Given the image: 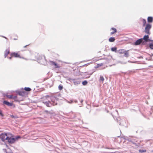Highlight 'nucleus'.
<instances>
[{"instance_id": "nucleus-1", "label": "nucleus", "mask_w": 153, "mask_h": 153, "mask_svg": "<svg viewBox=\"0 0 153 153\" xmlns=\"http://www.w3.org/2000/svg\"><path fill=\"white\" fill-rule=\"evenodd\" d=\"M10 133H9L5 132L0 133V139L2 141L4 142L8 138V136Z\"/></svg>"}, {"instance_id": "nucleus-2", "label": "nucleus", "mask_w": 153, "mask_h": 153, "mask_svg": "<svg viewBox=\"0 0 153 153\" xmlns=\"http://www.w3.org/2000/svg\"><path fill=\"white\" fill-rule=\"evenodd\" d=\"M8 137L7 140L8 143L11 144L14 143L16 141L14 137H13L12 134L10 133Z\"/></svg>"}, {"instance_id": "nucleus-3", "label": "nucleus", "mask_w": 153, "mask_h": 153, "mask_svg": "<svg viewBox=\"0 0 153 153\" xmlns=\"http://www.w3.org/2000/svg\"><path fill=\"white\" fill-rule=\"evenodd\" d=\"M151 27V25L149 24H147L146 25V26L145 28V32L146 34H150L149 30Z\"/></svg>"}, {"instance_id": "nucleus-4", "label": "nucleus", "mask_w": 153, "mask_h": 153, "mask_svg": "<svg viewBox=\"0 0 153 153\" xmlns=\"http://www.w3.org/2000/svg\"><path fill=\"white\" fill-rule=\"evenodd\" d=\"M71 80L73 81L74 85H76L79 84L81 82L80 80L79 79H72Z\"/></svg>"}, {"instance_id": "nucleus-5", "label": "nucleus", "mask_w": 153, "mask_h": 153, "mask_svg": "<svg viewBox=\"0 0 153 153\" xmlns=\"http://www.w3.org/2000/svg\"><path fill=\"white\" fill-rule=\"evenodd\" d=\"M143 41V38L137 40L134 43L135 45H139Z\"/></svg>"}, {"instance_id": "nucleus-6", "label": "nucleus", "mask_w": 153, "mask_h": 153, "mask_svg": "<svg viewBox=\"0 0 153 153\" xmlns=\"http://www.w3.org/2000/svg\"><path fill=\"white\" fill-rule=\"evenodd\" d=\"M10 53V49L9 48L6 49L5 51L4 52V57L6 58L8 55Z\"/></svg>"}, {"instance_id": "nucleus-7", "label": "nucleus", "mask_w": 153, "mask_h": 153, "mask_svg": "<svg viewBox=\"0 0 153 153\" xmlns=\"http://www.w3.org/2000/svg\"><path fill=\"white\" fill-rule=\"evenodd\" d=\"M43 103L48 107H50L52 105L51 102L49 101H48L45 102L43 101Z\"/></svg>"}, {"instance_id": "nucleus-8", "label": "nucleus", "mask_w": 153, "mask_h": 153, "mask_svg": "<svg viewBox=\"0 0 153 153\" xmlns=\"http://www.w3.org/2000/svg\"><path fill=\"white\" fill-rule=\"evenodd\" d=\"M3 103L4 104L6 105L9 106H12L13 105L12 103H10L6 101H4Z\"/></svg>"}, {"instance_id": "nucleus-9", "label": "nucleus", "mask_w": 153, "mask_h": 153, "mask_svg": "<svg viewBox=\"0 0 153 153\" xmlns=\"http://www.w3.org/2000/svg\"><path fill=\"white\" fill-rule=\"evenodd\" d=\"M11 55L12 56H14L16 57H19L20 58H21L19 55L17 53H16L15 52L12 53H11Z\"/></svg>"}, {"instance_id": "nucleus-10", "label": "nucleus", "mask_w": 153, "mask_h": 153, "mask_svg": "<svg viewBox=\"0 0 153 153\" xmlns=\"http://www.w3.org/2000/svg\"><path fill=\"white\" fill-rule=\"evenodd\" d=\"M149 36L148 35H145L144 36L143 38V40H144L145 42H148L150 40L149 39Z\"/></svg>"}, {"instance_id": "nucleus-11", "label": "nucleus", "mask_w": 153, "mask_h": 153, "mask_svg": "<svg viewBox=\"0 0 153 153\" xmlns=\"http://www.w3.org/2000/svg\"><path fill=\"white\" fill-rule=\"evenodd\" d=\"M147 21L149 22L152 23L153 22V18L152 17H149L147 19Z\"/></svg>"}, {"instance_id": "nucleus-12", "label": "nucleus", "mask_w": 153, "mask_h": 153, "mask_svg": "<svg viewBox=\"0 0 153 153\" xmlns=\"http://www.w3.org/2000/svg\"><path fill=\"white\" fill-rule=\"evenodd\" d=\"M125 52V51L124 49H120L117 51V53L119 54L123 53Z\"/></svg>"}, {"instance_id": "nucleus-13", "label": "nucleus", "mask_w": 153, "mask_h": 153, "mask_svg": "<svg viewBox=\"0 0 153 153\" xmlns=\"http://www.w3.org/2000/svg\"><path fill=\"white\" fill-rule=\"evenodd\" d=\"M115 40V38L113 37H110L109 39V41L110 42H114Z\"/></svg>"}, {"instance_id": "nucleus-14", "label": "nucleus", "mask_w": 153, "mask_h": 153, "mask_svg": "<svg viewBox=\"0 0 153 153\" xmlns=\"http://www.w3.org/2000/svg\"><path fill=\"white\" fill-rule=\"evenodd\" d=\"M124 53V56L125 57H128L129 56V53L128 52V51H125V52Z\"/></svg>"}, {"instance_id": "nucleus-15", "label": "nucleus", "mask_w": 153, "mask_h": 153, "mask_svg": "<svg viewBox=\"0 0 153 153\" xmlns=\"http://www.w3.org/2000/svg\"><path fill=\"white\" fill-rule=\"evenodd\" d=\"M152 43L149 44V47L150 48L152 49H153V40H151Z\"/></svg>"}, {"instance_id": "nucleus-16", "label": "nucleus", "mask_w": 153, "mask_h": 153, "mask_svg": "<svg viewBox=\"0 0 153 153\" xmlns=\"http://www.w3.org/2000/svg\"><path fill=\"white\" fill-rule=\"evenodd\" d=\"M111 49L112 51L115 52H117V48L115 47L112 48Z\"/></svg>"}, {"instance_id": "nucleus-17", "label": "nucleus", "mask_w": 153, "mask_h": 153, "mask_svg": "<svg viewBox=\"0 0 153 153\" xmlns=\"http://www.w3.org/2000/svg\"><path fill=\"white\" fill-rule=\"evenodd\" d=\"M21 137L20 136H17L15 137H14V139H15V141H17L19 139L21 138Z\"/></svg>"}, {"instance_id": "nucleus-18", "label": "nucleus", "mask_w": 153, "mask_h": 153, "mask_svg": "<svg viewBox=\"0 0 153 153\" xmlns=\"http://www.w3.org/2000/svg\"><path fill=\"white\" fill-rule=\"evenodd\" d=\"M24 89L25 91H29L31 90V88L29 87H25L24 88Z\"/></svg>"}, {"instance_id": "nucleus-19", "label": "nucleus", "mask_w": 153, "mask_h": 153, "mask_svg": "<svg viewBox=\"0 0 153 153\" xmlns=\"http://www.w3.org/2000/svg\"><path fill=\"white\" fill-rule=\"evenodd\" d=\"M100 80L102 82V83L103 82V81L104 80V79L103 77L102 76H100Z\"/></svg>"}, {"instance_id": "nucleus-20", "label": "nucleus", "mask_w": 153, "mask_h": 153, "mask_svg": "<svg viewBox=\"0 0 153 153\" xmlns=\"http://www.w3.org/2000/svg\"><path fill=\"white\" fill-rule=\"evenodd\" d=\"M143 26H144L146 23V21L145 19H143Z\"/></svg>"}, {"instance_id": "nucleus-21", "label": "nucleus", "mask_w": 153, "mask_h": 153, "mask_svg": "<svg viewBox=\"0 0 153 153\" xmlns=\"http://www.w3.org/2000/svg\"><path fill=\"white\" fill-rule=\"evenodd\" d=\"M53 65L55 66V68H59L60 67V66L56 62H55Z\"/></svg>"}, {"instance_id": "nucleus-22", "label": "nucleus", "mask_w": 153, "mask_h": 153, "mask_svg": "<svg viewBox=\"0 0 153 153\" xmlns=\"http://www.w3.org/2000/svg\"><path fill=\"white\" fill-rule=\"evenodd\" d=\"M88 83V82L86 80H85L82 82V84L84 85H86Z\"/></svg>"}, {"instance_id": "nucleus-23", "label": "nucleus", "mask_w": 153, "mask_h": 153, "mask_svg": "<svg viewBox=\"0 0 153 153\" xmlns=\"http://www.w3.org/2000/svg\"><path fill=\"white\" fill-rule=\"evenodd\" d=\"M51 111L52 112V111H48L47 110H45V112L47 114H53V113L51 112Z\"/></svg>"}, {"instance_id": "nucleus-24", "label": "nucleus", "mask_w": 153, "mask_h": 153, "mask_svg": "<svg viewBox=\"0 0 153 153\" xmlns=\"http://www.w3.org/2000/svg\"><path fill=\"white\" fill-rule=\"evenodd\" d=\"M58 88H59V90L61 91V90H62L63 88V86L62 85H60L59 86Z\"/></svg>"}, {"instance_id": "nucleus-25", "label": "nucleus", "mask_w": 153, "mask_h": 153, "mask_svg": "<svg viewBox=\"0 0 153 153\" xmlns=\"http://www.w3.org/2000/svg\"><path fill=\"white\" fill-rule=\"evenodd\" d=\"M19 94L20 96H23L24 95V93L22 92H19Z\"/></svg>"}, {"instance_id": "nucleus-26", "label": "nucleus", "mask_w": 153, "mask_h": 153, "mask_svg": "<svg viewBox=\"0 0 153 153\" xmlns=\"http://www.w3.org/2000/svg\"><path fill=\"white\" fill-rule=\"evenodd\" d=\"M139 152H140L141 153H143V152H146V150H142V149H140L139 150Z\"/></svg>"}, {"instance_id": "nucleus-27", "label": "nucleus", "mask_w": 153, "mask_h": 153, "mask_svg": "<svg viewBox=\"0 0 153 153\" xmlns=\"http://www.w3.org/2000/svg\"><path fill=\"white\" fill-rule=\"evenodd\" d=\"M55 63V62L52 61H50V64L51 65H53Z\"/></svg>"}, {"instance_id": "nucleus-28", "label": "nucleus", "mask_w": 153, "mask_h": 153, "mask_svg": "<svg viewBox=\"0 0 153 153\" xmlns=\"http://www.w3.org/2000/svg\"><path fill=\"white\" fill-rule=\"evenodd\" d=\"M114 29L115 30V31H113V32H111V34H113L115 32H117V30H116V29Z\"/></svg>"}, {"instance_id": "nucleus-29", "label": "nucleus", "mask_w": 153, "mask_h": 153, "mask_svg": "<svg viewBox=\"0 0 153 153\" xmlns=\"http://www.w3.org/2000/svg\"><path fill=\"white\" fill-rule=\"evenodd\" d=\"M67 102L69 103H72L73 102V101L72 100H71L70 101H67Z\"/></svg>"}, {"instance_id": "nucleus-30", "label": "nucleus", "mask_w": 153, "mask_h": 153, "mask_svg": "<svg viewBox=\"0 0 153 153\" xmlns=\"http://www.w3.org/2000/svg\"><path fill=\"white\" fill-rule=\"evenodd\" d=\"M0 115L2 116H3V114H2L1 111L0 110Z\"/></svg>"}, {"instance_id": "nucleus-31", "label": "nucleus", "mask_w": 153, "mask_h": 153, "mask_svg": "<svg viewBox=\"0 0 153 153\" xmlns=\"http://www.w3.org/2000/svg\"><path fill=\"white\" fill-rule=\"evenodd\" d=\"M50 97V96L48 95H47L45 97H44V98H47L48 97Z\"/></svg>"}, {"instance_id": "nucleus-32", "label": "nucleus", "mask_w": 153, "mask_h": 153, "mask_svg": "<svg viewBox=\"0 0 153 153\" xmlns=\"http://www.w3.org/2000/svg\"><path fill=\"white\" fill-rule=\"evenodd\" d=\"M11 117L13 118H15V116H14L13 115H11L10 116Z\"/></svg>"}, {"instance_id": "nucleus-33", "label": "nucleus", "mask_w": 153, "mask_h": 153, "mask_svg": "<svg viewBox=\"0 0 153 153\" xmlns=\"http://www.w3.org/2000/svg\"><path fill=\"white\" fill-rule=\"evenodd\" d=\"M114 29H115V28H114V27H112V28H111V29H112V30H113L114 31H115V30Z\"/></svg>"}, {"instance_id": "nucleus-34", "label": "nucleus", "mask_w": 153, "mask_h": 153, "mask_svg": "<svg viewBox=\"0 0 153 153\" xmlns=\"http://www.w3.org/2000/svg\"><path fill=\"white\" fill-rule=\"evenodd\" d=\"M7 97L9 98H12V96L11 95H8Z\"/></svg>"}, {"instance_id": "nucleus-35", "label": "nucleus", "mask_w": 153, "mask_h": 153, "mask_svg": "<svg viewBox=\"0 0 153 153\" xmlns=\"http://www.w3.org/2000/svg\"><path fill=\"white\" fill-rule=\"evenodd\" d=\"M97 65L98 66V67H99V66H101L102 65V64L100 65V64H98Z\"/></svg>"}, {"instance_id": "nucleus-36", "label": "nucleus", "mask_w": 153, "mask_h": 153, "mask_svg": "<svg viewBox=\"0 0 153 153\" xmlns=\"http://www.w3.org/2000/svg\"><path fill=\"white\" fill-rule=\"evenodd\" d=\"M74 102L75 103H77V100H74Z\"/></svg>"}, {"instance_id": "nucleus-37", "label": "nucleus", "mask_w": 153, "mask_h": 153, "mask_svg": "<svg viewBox=\"0 0 153 153\" xmlns=\"http://www.w3.org/2000/svg\"><path fill=\"white\" fill-rule=\"evenodd\" d=\"M3 37L5 38V39H7V38H6V37H5V36H2Z\"/></svg>"}, {"instance_id": "nucleus-38", "label": "nucleus", "mask_w": 153, "mask_h": 153, "mask_svg": "<svg viewBox=\"0 0 153 153\" xmlns=\"http://www.w3.org/2000/svg\"><path fill=\"white\" fill-rule=\"evenodd\" d=\"M11 58H12V56L10 57H9V58L10 59H11Z\"/></svg>"}, {"instance_id": "nucleus-39", "label": "nucleus", "mask_w": 153, "mask_h": 153, "mask_svg": "<svg viewBox=\"0 0 153 153\" xmlns=\"http://www.w3.org/2000/svg\"><path fill=\"white\" fill-rule=\"evenodd\" d=\"M83 100H81V103H82V102H83Z\"/></svg>"}, {"instance_id": "nucleus-40", "label": "nucleus", "mask_w": 153, "mask_h": 153, "mask_svg": "<svg viewBox=\"0 0 153 153\" xmlns=\"http://www.w3.org/2000/svg\"><path fill=\"white\" fill-rule=\"evenodd\" d=\"M109 153H115V152H109Z\"/></svg>"}, {"instance_id": "nucleus-41", "label": "nucleus", "mask_w": 153, "mask_h": 153, "mask_svg": "<svg viewBox=\"0 0 153 153\" xmlns=\"http://www.w3.org/2000/svg\"><path fill=\"white\" fill-rule=\"evenodd\" d=\"M119 125H121V123H120H120H119Z\"/></svg>"}, {"instance_id": "nucleus-42", "label": "nucleus", "mask_w": 153, "mask_h": 153, "mask_svg": "<svg viewBox=\"0 0 153 153\" xmlns=\"http://www.w3.org/2000/svg\"><path fill=\"white\" fill-rule=\"evenodd\" d=\"M27 46V45H26V46H24V47H25V48Z\"/></svg>"}, {"instance_id": "nucleus-43", "label": "nucleus", "mask_w": 153, "mask_h": 153, "mask_svg": "<svg viewBox=\"0 0 153 153\" xmlns=\"http://www.w3.org/2000/svg\"><path fill=\"white\" fill-rule=\"evenodd\" d=\"M14 40H16V39H14Z\"/></svg>"}, {"instance_id": "nucleus-44", "label": "nucleus", "mask_w": 153, "mask_h": 153, "mask_svg": "<svg viewBox=\"0 0 153 153\" xmlns=\"http://www.w3.org/2000/svg\"><path fill=\"white\" fill-rule=\"evenodd\" d=\"M107 149H109V148H107Z\"/></svg>"}, {"instance_id": "nucleus-45", "label": "nucleus", "mask_w": 153, "mask_h": 153, "mask_svg": "<svg viewBox=\"0 0 153 153\" xmlns=\"http://www.w3.org/2000/svg\"><path fill=\"white\" fill-rule=\"evenodd\" d=\"M116 111H117V110H116Z\"/></svg>"}]
</instances>
